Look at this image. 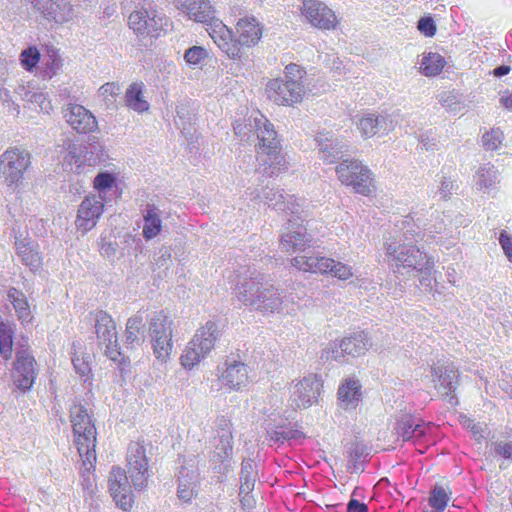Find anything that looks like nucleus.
<instances>
[{"label":"nucleus","mask_w":512,"mask_h":512,"mask_svg":"<svg viewBox=\"0 0 512 512\" xmlns=\"http://www.w3.org/2000/svg\"><path fill=\"white\" fill-rule=\"evenodd\" d=\"M418 30L427 37H432L436 32V26L432 18H421L418 21Z\"/></svg>","instance_id":"nucleus-59"},{"label":"nucleus","mask_w":512,"mask_h":512,"mask_svg":"<svg viewBox=\"0 0 512 512\" xmlns=\"http://www.w3.org/2000/svg\"><path fill=\"white\" fill-rule=\"evenodd\" d=\"M265 203L276 210H286V195L282 190L270 188L264 193Z\"/></svg>","instance_id":"nucleus-44"},{"label":"nucleus","mask_w":512,"mask_h":512,"mask_svg":"<svg viewBox=\"0 0 512 512\" xmlns=\"http://www.w3.org/2000/svg\"><path fill=\"white\" fill-rule=\"evenodd\" d=\"M432 426L411 414H401L395 422L393 433L397 440L417 443L430 432Z\"/></svg>","instance_id":"nucleus-17"},{"label":"nucleus","mask_w":512,"mask_h":512,"mask_svg":"<svg viewBox=\"0 0 512 512\" xmlns=\"http://www.w3.org/2000/svg\"><path fill=\"white\" fill-rule=\"evenodd\" d=\"M127 473L120 467H113L109 479V491L116 505L124 511L133 504L131 487L142 490L149 478L148 459L145 448L139 442L129 444L127 451Z\"/></svg>","instance_id":"nucleus-2"},{"label":"nucleus","mask_w":512,"mask_h":512,"mask_svg":"<svg viewBox=\"0 0 512 512\" xmlns=\"http://www.w3.org/2000/svg\"><path fill=\"white\" fill-rule=\"evenodd\" d=\"M316 141L318 143L319 157L326 163H335L341 159L348 145L339 139L333 132L320 133Z\"/></svg>","instance_id":"nucleus-26"},{"label":"nucleus","mask_w":512,"mask_h":512,"mask_svg":"<svg viewBox=\"0 0 512 512\" xmlns=\"http://www.w3.org/2000/svg\"><path fill=\"white\" fill-rule=\"evenodd\" d=\"M355 124L364 138L387 134L394 129V119L389 114L364 113L355 116Z\"/></svg>","instance_id":"nucleus-23"},{"label":"nucleus","mask_w":512,"mask_h":512,"mask_svg":"<svg viewBox=\"0 0 512 512\" xmlns=\"http://www.w3.org/2000/svg\"><path fill=\"white\" fill-rule=\"evenodd\" d=\"M463 425L472 433L476 441L480 442L482 439L485 438V433L487 429L486 425L476 423L472 419H465Z\"/></svg>","instance_id":"nucleus-54"},{"label":"nucleus","mask_w":512,"mask_h":512,"mask_svg":"<svg viewBox=\"0 0 512 512\" xmlns=\"http://www.w3.org/2000/svg\"><path fill=\"white\" fill-rule=\"evenodd\" d=\"M95 333L99 345L104 346L105 355L112 361H119L121 353L118 347L116 324L112 317L104 311L96 313Z\"/></svg>","instance_id":"nucleus-15"},{"label":"nucleus","mask_w":512,"mask_h":512,"mask_svg":"<svg viewBox=\"0 0 512 512\" xmlns=\"http://www.w3.org/2000/svg\"><path fill=\"white\" fill-rule=\"evenodd\" d=\"M457 188L458 185L456 184L455 180L451 179L450 177L442 176L438 194L441 199L446 200L455 190H457Z\"/></svg>","instance_id":"nucleus-53"},{"label":"nucleus","mask_w":512,"mask_h":512,"mask_svg":"<svg viewBox=\"0 0 512 512\" xmlns=\"http://www.w3.org/2000/svg\"><path fill=\"white\" fill-rule=\"evenodd\" d=\"M128 24L138 35L155 36L167 25V19L156 10L140 9L130 14Z\"/></svg>","instance_id":"nucleus-19"},{"label":"nucleus","mask_w":512,"mask_h":512,"mask_svg":"<svg viewBox=\"0 0 512 512\" xmlns=\"http://www.w3.org/2000/svg\"><path fill=\"white\" fill-rule=\"evenodd\" d=\"M241 477H257V472L255 470V464L252 460H244L241 464Z\"/></svg>","instance_id":"nucleus-62"},{"label":"nucleus","mask_w":512,"mask_h":512,"mask_svg":"<svg viewBox=\"0 0 512 512\" xmlns=\"http://www.w3.org/2000/svg\"><path fill=\"white\" fill-rule=\"evenodd\" d=\"M41 55L36 47H28L20 55L22 66L26 70L32 71L37 64H40Z\"/></svg>","instance_id":"nucleus-48"},{"label":"nucleus","mask_w":512,"mask_h":512,"mask_svg":"<svg viewBox=\"0 0 512 512\" xmlns=\"http://www.w3.org/2000/svg\"><path fill=\"white\" fill-rule=\"evenodd\" d=\"M255 481H256L255 477H241L240 476L239 495L250 494L254 489Z\"/></svg>","instance_id":"nucleus-61"},{"label":"nucleus","mask_w":512,"mask_h":512,"mask_svg":"<svg viewBox=\"0 0 512 512\" xmlns=\"http://www.w3.org/2000/svg\"><path fill=\"white\" fill-rule=\"evenodd\" d=\"M432 375L437 378L435 388L438 393L447 398L451 405H456L458 401L454 392L458 384V371L452 366L445 367L444 371L438 367H434L432 368Z\"/></svg>","instance_id":"nucleus-28"},{"label":"nucleus","mask_w":512,"mask_h":512,"mask_svg":"<svg viewBox=\"0 0 512 512\" xmlns=\"http://www.w3.org/2000/svg\"><path fill=\"white\" fill-rule=\"evenodd\" d=\"M254 116L249 117L244 123L237 122L234 124L235 134L242 140L248 141L250 139V134L255 133L254 128H250L249 121L252 120Z\"/></svg>","instance_id":"nucleus-56"},{"label":"nucleus","mask_w":512,"mask_h":512,"mask_svg":"<svg viewBox=\"0 0 512 512\" xmlns=\"http://www.w3.org/2000/svg\"><path fill=\"white\" fill-rule=\"evenodd\" d=\"M121 88L119 84L108 82L98 89V96L104 101L107 108L115 106L116 98L120 94Z\"/></svg>","instance_id":"nucleus-43"},{"label":"nucleus","mask_w":512,"mask_h":512,"mask_svg":"<svg viewBox=\"0 0 512 512\" xmlns=\"http://www.w3.org/2000/svg\"><path fill=\"white\" fill-rule=\"evenodd\" d=\"M17 253L23 264L26 266L31 268L39 267L41 263L39 253L29 243H18Z\"/></svg>","instance_id":"nucleus-42"},{"label":"nucleus","mask_w":512,"mask_h":512,"mask_svg":"<svg viewBox=\"0 0 512 512\" xmlns=\"http://www.w3.org/2000/svg\"><path fill=\"white\" fill-rule=\"evenodd\" d=\"M439 102L443 107L451 112H459L461 110V103L458 94L454 91L442 92L439 95Z\"/></svg>","instance_id":"nucleus-51"},{"label":"nucleus","mask_w":512,"mask_h":512,"mask_svg":"<svg viewBox=\"0 0 512 512\" xmlns=\"http://www.w3.org/2000/svg\"><path fill=\"white\" fill-rule=\"evenodd\" d=\"M220 332L216 323L208 321L199 328L186 346L180 357L181 365L185 369H192L199 364L214 348Z\"/></svg>","instance_id":"nucleus-9"},{"label":"nucleus","mask_w":512,"mask_h":512,"mask_svg":"<svg viewBox=\"0 0 512 512\" xmlns=\"http://www.w3.org/2000/svg\"><path fill=\"white\" fill-rule=\"evenodd\" d=\"M198 484V472L194 459H190L187 463L181 466L178 474V497L189 502L196 495V488Z\"/></svg>","instance_id":"nucleus-27"},{"label":"nucleus","mask_w":512,"mask_h":512,"mask_svg":"<svg viewBox=\"0 0 512 512\" xmlns=\"http://www.w3.org/2000/svg\"><path fill=\"white\" fill-rule=\"evenodd\" d=\"M305 74L306 72L297 64L287 65L282 78H274L267 82L265 93L268 99L281 106L300 103L306 92L303 84Z\"/></svg>","instance_id":"nucleus-8"},{"label":"nucleus","mask_w":512,"mask_h":512,"mask_svg":"<svg viewBox=\"0 0 512 512\" xmlns=\"http://www.w3.org/2000/svg\"><path fill=\"white\" fill-rule=\"evenodd\" d=\"M217 434L213 439L214 457L219 462H224L232 455V430L231 423L225 418H221L217 423Z\"/></svg>","instance_id":"nucleus-29"},{"label":"nucleus","mask_w":512,"mask_h":512,"mask_svg":"<svg viewBox=\"0 0 512 512\" xmlns=\"http://www.w3.org/2000/svg\"><path fill=\"white\" fill-rule=\"evenodd\" d=\"M70 422L72 424L74 445L81 458L84 470L89 473L96 462L97 432L94 421L84 405L74 403L70 408Z\"/></svg>","instance_id":"nucleus-7"},{"label":"nucleus","mask_w":512,"mask_h":512,"mask_svg":"<svg viewBox=\"0 0 512 512\" xmlns=\"http://www.w3.org/2000/svg\"><path fill=\"white\" fill-rule=\"evenodd\" d=\"M8 297L21 324L23 326L31 324L34 317L25 294L16 288H11Z\"/></svg>","instance_id":"nucleus-34"},{"label":"nucleus","mask_w":512,"mask_h":512,"mask_svg":"<svg viewBox=\"0 0 512 512\" xmlns=\"http://www.w3.org/2000/svg\"><path fill=\"white\" fill-rule=\"evenodd\" d=\"M312 237L301 222L289 219L280 238V248L286 253H301L311 246Z\"/></svg>","instance_id":"nucleus-18"},{"label":"nucleus","mask_w":512,"mask_h":512,"mask_svg":"<svg viewBox=\"0 0 512 512\" xmlns=\"http://www.w3.org/2000/svg\"><path fill=\"white\" fill-rule=\"evenodd\" d=\"M321 383L318 377L310 374L300 380L293 381L289 388V401L294 409L308 408L317 401Z\"/></svg>","instance_id":"nucleus-14"},{"label":"nucleus","mask_w":512,"mask_h":512,"mask_svg":"<svg viewBox=\"0 0 512 512\" xmlns=\"http://www.w3.org/2000/svg\"><path fill=\"white\" fill-rule=\"evenodd\" d=\"M150 338L173 336L172 320L164 311H156L149 318Z\"/></svg>","instance_id":"nucleus-37"},{"label":"nucleus","mask_w":512,"mask_h":512,"mask_svg":"<svg viewBox=\"0 0 512 512\" xmlns=\"http://www.w3.org/2000/svg\"><path fill=\"white\" fill-rule=\"evenodd\" d=\"M338 180L355 193L370 196L375 191L371 170L357 159H344L336 167Z\"/></svg>","instance_id":"nucleus-10"},{"label":"nucleus","mask_w":512,"mask_h":512,"mask_svg":"<svg viewBox=\"0 0 512 512\" xmlns=\"http://www.w3.org/2000/svg\"><path fill=\"white\" fill-rule=\"evenodd\" d=\"M499 243L507 259L512 262V234L502 230L499 235Z\"/></svg>","instance_id":"nucleus-57"},{"label":"nucleus","mask_w":512,"mask_h":512,"mask_svg":"<svg viewBox=\"0 0 512 512\" xmlns=\"http://www.w3.org/2000/svg\"><path fill=\"white\" fill-rule=\"evenodd\" d=\"M141 211L144 222L142 235L146 240H151L162 230L161 210L155 204L147 203Z\"/></svg>","instance_id":"nucleus-32"},{"label":"nucleus","mask_w":512,"mask_h":512,"mask_svg":"<svg viewBox=\"0 0 512 512\" xmlns=\"http://www.w3.org/2000/svg\"><path fill=\"white\" fill-rule=\"evenodd\" d=\"M219 380L228 390H241L249 381L248 367L240 361L227 360Z\"/></svg>","instance_id":"nucleus-25"},{"label":"nucleus","mask_w":512,"mask_h":512,"mask_svg":"<svg viewBox=\"0 0 512 512\" xmlns=\"http://www.w3.org/2000/svg\"><path fill=\"white\" fill-rule=\"evenodd\" d=\"M144 333V316L138 312L127 320L125 342L128 345H139Z\"/></svg>","instance_id":"nucleus-39"},{"label":"nucleus","mask_w":512,"mask_h":512,"mask_svg":"<svg viewBox=\"0 0 512 512\" xmlns=\"http://www.w3.org/2000/svg\"><path fill=\"white\" fill-rule=\"evenodd\" d=\"M268 436L270 441L283 444L285 441L300 437V432L285 426H278L275 430L268 432Z\"/></svg>","instance_id":"nucleus-46"},{"label":"nucleus","mask_w":512,"mask_h":512,"mask_svg":"<svg viewBox=\"0 0 512 512\" xmlns=\"http://www.w3.org/2000/svg\"><path fill=\"white\" fill-rule=\"evenodd\" d=\"M372 346L371 340L365 332H357L349 337L331 342L323 350L322 358L337 362L347 361V357H359L364 355Z\"/></svg>","instance_id":"nucleus-12"},{"label":"nucleus","mask_w":512,"mask_h":512,"mask_svg":"<svg viewBox=\"0 0 512 512\" xmlns=\"http://www.w3.org/2000/svg\"><path fill=\"white\" fill-rule=\"evenodd\" d=\"M367 456L364 446L355 445L350 452L349 469L351 472L362 470V463Z\"/></svg>","instance_id":"nucleus-50"},{"label":"nucleus","mask_w":512,"mask_h":512,"mask_svg":"<svg viewBox=\"0 0 512 512\" xmlns=\"http://www.w3.org/2000/svg\"><path fill=\"white\" fill-rule=\"evenodd\" d=\"M302 15L312 26L321 30H331L337 25L335 13L319 0H302Z\"/></svg>","instance_id":"nucleus-20"},{"label":"nucleus","mask_w":512,"mask_h":512,"mask_svg":"<svg viewBox=\"0 0 512 512\" xmlns=\"http://www.w3.org/2000/svg\"><path fill=\"white\" fill-rule=\"evenodd\" d=\"M177 119L175 121L176 125L182 129L183 131L187 130V125H191L194 120L195 115L190 113L187 107L184 105L177 106L176 108Z\"/></svg>","instance_id":"nucleus-52"},{"label":"nucleus","mask_w":512,"mask_h":512,"mask_svg":"<svg viewBox=\"0 0 512 512\" xmlns=\"http://www.w3.org/2000/svg\"><path fill=\"white\" fill-rule=\"evenodd\" d=\"M145 86L142 82L132 83L126 90L125 103L126 106L137 112L143 113L149 110L150 104L144 96Z\"/></svg>","instance_id":"nucleus-33"},{"label":"nucleus","mask_w":512,"mask_h":512,"mask_svg":"<svg viewBox=\"0 0 512 512\" xmlns=\"http://www.w3.org/2000/svg\"><path fill=\"white\" fill-rule=\"evenodd\" d=\"M230 21H238L239 18L244 15H248L246 10L240 4H234L229 8L228 11Z\"/></svg>","instance_id":"nucleus-63"},{"label":"nucleus","mask_w":512,"mask_h":512,"mask_svg":"<svg viewBox=\"0 0 512 512\" xmlns=\"http://www.w3.org/2000/svg\"><path fill=\"white\" fill-rule=\"evenodd\" d=\"M250 128L255 129L258 139L257 155L258 170L272 177L287 169V162L281 152L280 140L274 125L261 113H257L249 121Z\"/></svg>","instance_id":"nucleus-6"},{"label":"nucleus","mask_w":512,"mask_h":512,"mask_svg":"<svg viewBox=\"0 0 512 512\" xmlns=\"http://www.w3.org/2000/svg\"><path fill=\"white\" fill-rule=\"evenodd\" d=\"M494 453L505 459L512 460V442H496L493 444Z\"/></svg>","instance_id":"nucleus-60"},{"label":"nucleus","mask_w":512,"mask_h":512,"mask_svg":"<svg viewBox=\"0 0 512 512\" xmlns=\"http://www.w3.org/2000/svg\"><path fill=\"white\" fill-rule=\"evenodd\" d=\"M208 57V51L201 46H192L184 53V60L190 67H198Z\"/></svg>","instance_id":"nucleus-45"},{"label":"nucleus","mask_w":512,"mask_h":512,"mask_svg":"<svg viewBox=\"0 0 512 512\" xmlns=\"http://www.w3.org/2000/svg\"><path fill=\"white\" fill-rule=\"evenodd\" d=\"M15 345V359L12 363L11 380L14 388L22 393L30 391L38 376V365L32 354L29 338L20 335L14 343V327L0 323V356L3 360L12 359Z\"/></svg>","instance_id":"nucleus-3"},{"label":"nucleus","mask_w":512,"mask_h":512,"mask_svg":"<svg viewBox=\"0 0 512 512\" xmlns=\"http://www.w3.org/2000/svg\"><path fill=\"white\" fill-rule=\"evenodd\" d=\"M87 149L88 148L82 144L67 140L61 150L63 166L78 172L86 162L92 164V159L87 158ZM93 162H95V160H93Z\"/></svg>","instance_id":"nucleus-30"},{"label":"nucleus","mask_w":512,"mask_h":512,"mask_svg":"<svg viewBox=\"0 0 512 512\" xmlns=\"http://www.w3.org/2000/svg\"><path fill=\"white\" fill-rule=\"evenodd\" d=\"M339 406L344 410L355 409L361 401V385L358 380L348 378L338 389Z\"/></svg>","instance_id":"nucleus-31"},{"label":"nucleus","mask_w":512,"mask_h":512,"mask_svg":"<svg viewBox=\"0 0 512 512\" xmlns=\"http://www.w3.org/2000/svg\"><path fill=\"white\" fill-rule=\"evenodd\" d=\"M171 2L188 19L204 24L209 35L213 22L219 20L218 12L210 0H171Z\"/></svg>","instance_id":"nucleus-16"},{"label":"nucleus","mask_w":512,"mask_h":512,"mask_svg":"<svg viewBox=\"0 0 512 512\" xmlns=\"http://www.w3.org/2000/svg\"><path fill=\"white\" fill-rule=\"evenodd\" d=\"M117 177L110 172H100L93 181L94 188L98 191V195L103 196L107 189H111L116 184Z\"/></svg>","instance_id":"nucleus-47"},{"label":"nucleus","mask_w":512,"mask_h":512,"mask_svg":"<svg viewBox=\"0 0 512 512\" xmlns=\"http://www.w3.org/2000/svg\"><path fill=\"white\" fill-rule=\"evenodd\" d=\"M210 28V37L217 47L229 58L240 59L242 47L255 46L262 37L263 27L253 15H244L235 24L238 38H234L233 31L219 18Z\"/></svg>","instance_id":"nucleus-5"},{"label":"nucleus","mask_w":512,"mask_h":512,"mask_svg":"<svg viewBox=\"0 0 512 512\" xmlns=\"http://www.w3.org/2000/svg\"><path fill=\"white\" fill-rule=\"evenodd\" d=\"M63 60L59 50L55 47H46L45 53L41 55L40 72L44 78H52L61 70Z\"/></svg>","instance_id":"nucleus-35"},{"label":"nucleus","mask_w":512,"mask_h":512,"mask_svg":"<svg viewBox=\"0 0 512 512\" xmlns=\"http://www.w3.org/2000/svg\"><path fill=\"white\" fill-rule=\"evenodd\" d=\"M286 210L290 211L292 215H296L300 219L299 214L302 210L303 200L296 198L294 195H286Z\"/></svg>","instance_id":"nucleus-58"},{"label":"nucleus","mask_w":512,"mask_h":512,"mask_svg":"<svg viewBox=\"0 0 512 512\" xmlns=\"http://www.w3.org/2000/svg\"><path fill=\"white\" fill-rule=\"evenodd\" d=\"M503 141V133L500 129H491L482 136V144L486 150H497Z\"/></svg>","instance_id":"nucleus-49"},{"label":"nucleus","mask_w":512,"mask_h":512,"mask_svg":"<svg viewBox=\"0 0 512 512\" xmlns=\"http://www.w3.org/2000/svg\"><path fill=\"white\" fill-rule=\"evenodd\" d=\"M450 500V495L446 489L440 485H435L430 492L428 499L430 507L435 512H443Z\"/></svg>","instance_id":"nucleus-41"},{"label":"nucleus","mask_w":512,"mask_h":512,"mask_svg":"<svg viewBox=\"0 0 512 512\" xmlns=\"http://www.w3.org/2000/svg\"><path fill=\"white\" fill-rule=\"evenodd\" d=\"M398 239L391 243H385L386 256L392 266L395 267V273L403 274L415 272L419 275V281L426 289L432 288L434 279L431 277L433 260L426 253L420 251L413 245L420 237V231L409 216L401 220V225L397 224Z\"/></svg>","instance_id":"nucleus-1"},{"label":"nucleus","mask_w":512,"mask_h":512,"mask_svg":"<svg viewBox=\"0 0 512 512\" xmlns=\"http://www.w3.org/2000/svg\"><path fill=\"white\" fill-rule=\"evenodd\" d=\"M291 265L304 272L329 273L339 280H347L353 276L351 266L320 254L298 255L291 259Z\"/></svg>","instance_id":"nucleus-11"},{"label":"nucleus","mask_w":512,"mask_h":512,"mask_svg":"<svg viewBox=\"0 0 512 512\" xmlns=\"http://www.w3.org/2000/svg\"><path fill=\"white\" fill-rule=\"evenodd\" d=\"M30 164L31 155L27 150L18 147L8 148L0 156V177L8 186L18 184Z\"/></svg>","instance_id":"nucleus-13"},{"label":"nucleus","mask_w":512,"mask_h":512,"mask_svg":"<svg viewBox=\"0 0 512 512\" xmlns=\"http://www.w3.org/2000/svg\"><path fill=\"white\" fill-rule=\"evenodd\" d=\"M150 341L157 361L167 363L173 350L172 336L150 338Z\"/></svg>","instance_id":"nucleus-40"},{"label":"nucleus","mask_w":512,"mask_h":512,"mask_svg":"<svg viewBox=\"0 0 512 512\" xmlns=\"http://www.w3.org/2000/svg\"><path fill=\"white\" fill-rule=\"evenodd\" d=\"M103 196L90 194L81 202L78 208L75 225L78 230L86 233L94 228L104 211Z\"/></svg>","instance_id":"nucleus-22"},{"label":"nucleus","mask_w":512,"mask_h":512,"mask_svg":"<svg viewBox=\"0 0 512 512\" xmlns=\"http://www.w3.org/2000/svg\"><path fill=\"white\" fill-rule=\"evenodd\" d=\"M445 59L438 53L428 52L422 55L419 63L420 73L427 76L433 77L438 75L445 66Z\"/></svg>","instance_id":"nucleus-38"},{"label":"nucleus","mask_w":512,"mask_h":512,"mask_svg":"<svg viewBox=\"0 0 512 512\" xmlns=\"http://www.w3.org/2000/svg\"><path fill=\"white\" fill-rule=\"evenodd\" d=\"M27 2L48 21L63 24L74 17L73 6L69 0H27Z\"/></svg>","instance_id":"nucleus-21"},{"label":"nucleus","mask_w":512,"mask_h":512,"mask_svg":"<svg viewBox=\"0 0 512 512\" xmlns=\"http://www.w3.org/2000/svg\"><path fill=\"white\" fill-rule=\"evenodd\" d=\"M63 117L78 133H89L97 129L96 117L82 105L68 104L63 109Z\"/></svg>","instance_id":"nucleus-24"},{"label":"nucleus","mask_w":512,"mask_h":512,"mask_svg":"<svg viewBox=\"0 0 512 512\" xmlns=\"http://www.w3.org/2000/svg\"><path fill=\"white\" fill-rule=\"evenodd\" d=\"M347 512H368V507L358 500L351 499L347 504Z\"/></svg>","instance_id":"nucleus-64"},{"label":"nucleus","mask_w":512,"mask_h":512,"mask_svg":"<svg viewBox=\"0 0 512 512\" xmlns=\"http://www.w3.org/2000/svg\"><path fill=\"white\" fill-rule=\"evenodd\" d=\"M72 363L76 373L79 374L80 377L84 378V381H86L91 372L89 362L83 357L74 356L72 358Z\"/></svg>","instance_id":"nucleus-55"},{"label":"nucleus","mask_w":512,"mask_h":512,"mask_svg":"<svg viewBox=\"0 0 512 512\" xmlns=\"http://www.w3.org/2000/svg\"><path fill=\"white\" fill-rule=\"evenodd\" d=\"M234 290L237 299L245 306L265 313L285 311L279 290L256 270H248L240 275Z\"/></svg>","instance_id":"nucleus-4"},{"label":"nucleus","mask_w":512,"mask_h":512,"mask_svg":"<svg viewBox=\"0 0 512 512\" xmlns=\"http://www.w3.org/2000/svg\"><path fill=\"white\" fill-rule=\"evenodd\" d=\"M474 181L476 189L486 193L499 183L498 170L491 164H484L476 171Z\"/></svg>","instance_id":"nucleus-36"}]
</instances>
